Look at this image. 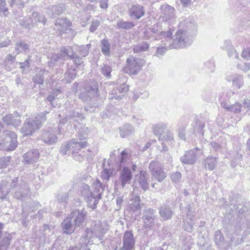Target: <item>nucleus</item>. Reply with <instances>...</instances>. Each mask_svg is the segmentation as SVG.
<instances>
[{"label":"nucleus","mask_w":250,"mask_h":250,"mask_svg":"<svg viewBox=\"0 0 250 250\" xmlns=\"http://www.w3.org/2000/svg\"><path fill=\"white\" fill-rule=\"evenodd\" d=\"M180 28L175 35L171 47L182 48L192 43L193 34L197 30V25L191 18L182 19L179 24Z\"/></svg>","instance_id":"1"},{"label":"nucleus","mask_w":250,"mask_h":250,"mask_svg":"<svg viewBox=\"0 0 250 250\" xmlns=\"http://www.w3.org/2000/svg\"><path fill=\"white\" fill-rule=\"evenodd\" d=\"M99 85L94 80H89L86 84L84 91L81 93L79 98L82 99L87 105L85 109L88 110V107H96L99 106Z\"/></svg>","instance_id":"2"},{"label":"nucleus","mask_w":250,"mask_h":250,"mask_svg":"<svg viewBox=\"0 0 250 250\" xmlns=\"http://www.w3.org/2000/svg\"><path fill=\"white\" fill-rule=\"evenodd\" d=\"M17 134L7 130L4 124L0 122V149L7 151H13L18 146Z\"/></svg>","instance_id":"3"},{"label":"nucleus","mask_w":250,"mask_h":250,"mask_svg":"<svg viewBox=\"0 0 250 250\" xmlns=\"http://www.w3.org/2000/svg\"><path fill=\"white\" fill-rule=\"evenodd\" d=\"M46 120V117L43 113H41L35 117L27 118L21 128V132L23 136H30L33 133L39 130L42 123Z\"/></svg>","instance_id":"4"},{"label":"nucleus","mask_w":250,"mask_h":250,"mask_svg":"<svg viewBox=\"0 0 250 250\" xmlns=\"http://www.w3.org/2000/svg\"><path fill=\"white\" fill-rule=\"evenodd\" d=\"M236 211L238 210L237 222L234 227L236 230L241 229V228H248L250 226V210L246 206L239 204L234 208Z\"/></svg>","instance_id":"5"},{"label":"nucleus","mask_w":250,"mask_h":250,"mask_svg":"<svg viewBox=\"0 0 250 250\" xmlns=\"http://www.w3.org/2000/svg\"><path fill=\"white\" fill-rule=\"evenodd\" d=\"M15 191L13 196L18 200L23 201L30 198L31 195L30 188L29 185L24 181L18 180V185L14 188Z\"/></svg>","instance_id":"6"},{"label":"nucleus","mask_w":250,"mask_h":250,"mask_svg":"<svg viewBox=\"0 0 250 250\" xmlns=\"http://www.w3.org/2000/svg\"><path fill=\"white\" fill-rule=\"evenodd\" d=\"M157 218V211L155 209L152 208H145L142 214L143 227L146 229H151L155 225Z\"/></svg>","instance_id":"7"},{"label":"nucleus","mask_w":250,"mask_h":250,"mask_svg":"<svg viewBox=\"0 0 250 250\" xmlns=\"http://www.w3.org/2000/svg\"><path fill=\"white\" fill-rule=\"evenodd\" d=\"M126 69L130 75H136L145 65L146 61L142 59L130 57L126 60Z\"/></svg>","instance_id":"8"},{"label":"nucleus","mask_w":250,"mask_h":250,"mask_svg":"<svg viewBox=\"0 0 250 250\" xmlns=\"http://www.w3.org/2000/svg\"><path fill=\"white\" fill-rule=\"evenodd\" d=\"M87 215L84 208L82 210L76 209L71 211L68 215L73 222L75 228H82L83 226Z\"/></svg>","instance_id":"9"},{"label":"nucleus","mask_w":250,"mask_h":250,"mask_svg":"<svg viewBox=\"0 0 250 250\" xmlns=\"http://www.w3.org/2000/svg\"><path fill=\"white\" fill-rule=\"evenodd\" d=\"M18 183V177H14L10 183L5 180H2L0 184V199H6L10 192Z\"/></svg>","instance_id":"10"},{"label":"nucleus","mask_w":250,"mask_h":250,"mask_svg":"<svg viewBox=\"0 0 250 250\" xmlns=\"http://www.w3.org/2000/svg\"><path fill=\"white\" fill-rule=\"evenodd\" d=\"M146 14L145 7L137 3L131 4L128 8L127 14L133 20H139Z\"/></svg>","instance_id":"11"},{"label":"nucleus","mask_w":250,"mask_h":250,"mask_svg":"<svg viewBox=\"0 0 250 250\" xmlns=\"http://www.w3.org/2000/svg\"><path fill=\"white\" fill-rule=\"evenodd\" d=\"M132 179V174L131 170L127 167H124L119 174V184H120L122 188H124L126 185L130 183ZM115 184V188H117L118 181H116Z\"/></svg>","instance_id":"12"},{"label":"nucleus","mask_w":250,"mask_h":250,"mask_svg":"<svg viewBox=\"0 0 250 250\" xmlns=\"http://www.w3.org/2000/svg\"><path fill=\"white\" fill-rule=\"evenodd\" d=\"M162 15L161 16L164 21H170L175 18V9L174 7L167 5L163 4L161 6Z\"/></svg>","instance_id":"13"},{"label":"nucleus","mask_w":250,"mask_h":250,"mask_svg":"<svg viewBox=\"0 0 250 250\" xmlns=\"http://www.w3.org/2000/svg\"><path fill=\"white\" fill-rule=\"evenodd\" d=\"M198 148L190 149L186 151L184 156L180 158V161L183 164L192 165L194 164L197 159V151Z\"/></svg>","instance_id":"14"},{"label":"nucleus","mask_w":250,"mask_h":250,"mask_svg":"<svg viewBox=\"0 0 250 250\" xmlns=\"http://www.w3.org/2000/svg\"><path fill=\"white\" fill-rule=\"evenodd\" d=\"M149 175L146 171L141 170L139 175L135 176V184H139L141 188L146 191L148 188Z\"/></svg>","instance_id":"15"},{"label":"nucleus","mask_w":250,"mask_h":250,"mask_svg":"<svg viewBox=\"0 0 250 250\" xmlns=\"http://www.w3.org/2000/svg\"><path fill=\"white\" fill-rule=\"evenodd\" d=\"M40 153L37 149H32L26 152L22 156V162L24 164H33L37 162L39 159Z\"/></svg>","instance_id":"16"},{"label":"nucleus","mask_w":250,"mask_h":250,"mask_svg":"<svg viewBox=\"0 0 250 250\" xmlns=\"http://www.w3.org/2000/svg\"><path fill=\"white\" fill-rule=\"evenodd\" d=\"M83 118V115L78 111L71 109L68 111L66 114L65 118L60 121L59 125V129L61 131L62 129V125L64 124L65 121L72 120L73 122H77L79 119L82 120Z\"/></svg>","instance_id":"17"},{"label":"nucleus","mask_w":250,"mask_h":250,"mask_svg":"<svg viewBox=\"0 0 250 250\" xmlns=\"http://www.w3.org/2000/svg\"><path fill=\"white\" fill-rule=\"evenodd\" d=\"M174 213V209L167 204H162L159 208V215L164 221L171 219Z\"/></svg>","instance_id":"18"},{"label":"nucleus","mask_w":250,"mask_h":250,"mask_svg":"<svg viewBox=\"0 0 250 250\" xmlns=\"http://www.w3.org/2000/svg\"><path fill=\"white\" fill-rule=\"evenodd\" d=\"M41 139L48 145L56 144L58 141L56 135L51 130H44L40 136Z\"/></svg>","instance_id":"19"},{"label":"nucleus","mask_w":250,"mask_h":250,"mask_svg":"<svg viewBox=\"0 0 250 250\" xmlns=\"http://www.w3.org/2000/svg\"><path fill=\"white\" fill-rule=\"evenodd\" d=\"M2 120L7 125L15 127L18 126L21 123L20 116L17 112L5 115L2 118Z\"/></svg>","instance_id":"20"},{"label":"nucleus","mask_w":250,"mask_h":250,"mask_svg":"<svg viewBox=\"0 0 250 250\" xmlns=\"http://www.w3.org/2000/svg\"><path fill=\"white\" fill-rule=\"evenodd\" d=\"M62 233L66 235L72 234L77 228H75L73 222L67 216L62 222L61 225Z\"/></svg>","instance_id":"21"},{"label":"nucleus","mask_w":250,"mask_h":250,"mask_svg":"<svg viewBox=\"0 0 250 250\" xmlns=\"http://www.w3.org/2000/svg\"><path fill=\"white\" fill-rule=\"evenodd\" d=\"M151 32L154 34H156L157 36L155 37L156 40H158L157 36H162L166 40L167 38L168 39H170L172 35V33L170 31H163L162 29V26L159 23L155 24L152 26L150 29Z\"/></svg>","instance_id":"22"},{"label":"nucleus","mask_w":250,"mask_h":250,"mask_svg":"<svg viewBox=\"0 0 250 250\" xmlns=\"http://www.w3.org/2000/svg\"><path fill=\"white\" fill-rule=\"evenodd\" d=\"M55 28L60 32H65L67 27L71 26V22L66 17L58 18L55 21Z\"/></svg>","instance_id":"23"},{"label":"nucleus","mask_w":250,"mask_h":250,"mask_svg":"<svg viewBox=\"0 0 250 250\" xmlns=\"http://www.w3.org/2000/svg\"><path fill=\"white\" fill-rule=\"evenodd\" d=\"M143 205L140 197L138 195H133L128 202V207L133 212L140 210Z\"/></svg>","instance_id":"24"},{"label":"nucleus","mask_w":250,"mask_h":250,"mask_svg":"<svg viewBox=\"0 0 250 250\" xmlns=\"http://www.w3.org/2000/svg\"><path fill=\"white\" fill-rule=\"evenodd\" d=\"M135 240L133 233L130 231H126L123 238V246H124L127 249L134 248Z\"/></svg>","instance_id":"25"},{"label":"nucleus","mask_w":250,"mask_h":250,"mask_svg":"<svg viewBox=\"0 0 250 250\" xmlns=\"http://www.w3.org/2000/svg\"><path fill=\"white\" fill-rule=\"evenodd\" d=\"M12 233L5 232L2 237H0V250H7L13 240Z\"/></svg>","instance_id":"26"},{"label":"nucleus","mask_w":250,"mask_h":250,"mask_svg":"<svg viewBox=\"0 0 250 250\" xmlns=\"http://www.w3.org/2000/svg\"><path fill=\"white\" fill-rule=\"evenodd\" d=\"M65 5L64 3H59L57 5L49 6L47 9V13H51V18H53L62 14L65 10Z\"/></svg>","instance_id":"27"},{"label":"nucleus","mask_w":250,"mask_h":250,"mask_svg":"<svg viewBox=\"0 0 250 250\" xmlns=\"http://www.w3.org/2000/svg\"><path fill=\"white\" fill-rule=\"evenodd\" d=\"M80 192L81 195L88 200L89 203H91L92 198L95 197V194L91 191L90 187L85 183H83L81 185Z\"/></svg>","instance_id":"28"},{"label":"nucleus","mask_w":250,"mask_h":250,"mask_svg":"<svg viewBox=\"0 0 250 250\" xmlns=\"http://www.w3.org/2000/svg\"><path fill=\"white\" fill-rule=\"evenodd\" d=\"M226 80L229 82H232L233 86H236L238 88H240L244 83L242 76L236 74H233L227 76Z\"/></svg>","instance_id":"29"},{"label":"nucleus","mask_w":250,"mask_h":250,"mask_svg":"<svg viewBox=\"0 0 250 250\" xmlns=\"http://www.w3.org/2000/svg\"><path fill=\"white\" fill-rule=\"evenodd\" d=\"M49 72L45 69H41L38 72L32 77V81L36 84H42L43 83L45 76L48 75Z\"/></svg>","instance_id":"30"},{"label":"nucleus","mask_w":250,"mask_h":250,"mask_svg":"<svg viewBox=\"0 0 250 250\" xmlns=\"http://www.w3.org/2000/svg\"><path fill=\"white\" fill-rule=\"evenodd\" d=\"M135 24L131 21H125L123 19H119L117 21L116 28L120 30H129L135 27Z\"/></svg>","instance_id":"31"},{"label":"nucleus","mask_w":250,"mask_h":250,"mask_svg":"<svg viewBox=\"0 0 250 250\" xmlns=\"http://www.w3.org/2000/svg\"><path fill=\"white\" fill-rule=\"evenodd\" d=\"M61 93L62 91L61 89H54L49 93V95L46 98V99L50 102L52 106L54 108L57 105V103L54 101L56 99L59 98V96Z\"/></svg>","instance_id":"32"},{"label":"nucleus","mask_w":250,"mask_h":250,"mask_svg":"<svg viewBox=\"0 0 250 250\" xmlns=\"http://www.w3.org/2000/svg\"><path fill=\"white\" fill-rule=\"evenodd\" d=\"M71 149L72 150V152H77V150H80L82 148L86 147L88 145L87 142H78L76 139H72L69 141Z\"/></svg>","instance_id":"33"},{"label":"nucleus","mask_w":250,"mask_h":250,"mask_svg":"<svg viewBox=\"0 0 250 250\" xmlns=\"http://www.w3.org/2000/svg\"><path fill=\"white\" fill-rule=\"evenodd\" d=\"M76 69L73 65L68 67L64 74V79L67 83H70L76 77Z\"/></svg>","instance_id":"34"},{"label":"nucleus","mask_w":250,"mask_h":250,"mask_svg":"<svg viewBox=\"0 0 250 250\" xmlns=\"http://www.w3.org/2000/svg\"><path fill=\"white\" fill-rule=\"evenodd\" d=\"M100 48L104 56H109L111 55L110 44L107 39L104 38L101 41Z\"/></svg>","instance_id":"35"},{"label":"nucleus","mask_w":250,"mask_h":250,"mask_svg":"<svg viewBox=\"0 0 250 250\" xmlns=\"http://www.w3.org/2000/svg\"><path fill=\"white\" fill-rule=\"evenodd\" d=\"M134 130L131 124H125L120 127V134L122 138H125L131 134Z\"/></svg>","instance_id":"36"},{"label":"nucleus","mask_w":250,"mask_h":250,"mask_svg":"<svg viewBox=\"0 0 250 250\" xmlns=\"http://www.w3.org/2000/svg\"><path fill=\"white\" fill-rule=\"evenodd\" d=\"M167 125L166 124L159 123L153 126V132L155 135L161 137L167 131Z\"/></svg>","instance_id":"37"},{"label":"nucleus","mask_w":250,"mask_h":250,"mask_svg":"<svg viewBox=\"0 0 250 250\" xmlns=\"http://www.w3.org/2000/svg\"><path fill=\"white\" fill-rule=\"evenodd\" d=\"M149 43L146 42H143L142 43L134 45L133 51L135 53H140L148 50L149 48Z\"/></svg>","instance_id":"38"},{"label":"nucleus","mask_w":250,"mask_h":250,"mask_svg":"<svg viewBox=\"0 0 250 250\" xmlns=\"http://www.w3.org/2000/svg\"><path fill=\"white\" fill-rule=\"evenodd\" d=\"M31 18L34 26L37 25L38 22H41L44 24L46 22L45 17L39 14V13L37 12H33L32 14V17Z\"/></svg>","instance_id":"39"},{"label":"nucleus","mask_w":250,"mask_h":250,"mask_svg":"<svg viewBox=\"0 0 250 250\" xmlns=\"http://www.w3.org/2000/svg\"><path fill=\"white\" fill-rule=\"evenodd\" d=\"M224 240L225 238L221 231L216 230L214 235V241L218 248H221L224 245Z\"/></svg>","instance_id":"40"},{"label":"nucleus","mask_w":250,"mask_h":250,"mask_svg":"<svg viewBox=\"0 0 250 250\" xmlns=\"http://www.w3.org/2000/svg\"><path fill=\"white\" fill-rule=\"evenodd\" d=\"M172 43L169 44L168 46H167L166 43H162L160 46L157 47V50L155 53L154 55L159 57L163 56L167 51V50L174 48V47H171ZM175 49H176L175 48Z\"/></svg>","instance_id":"41"},{"label":"nucleus","mask_w":250,"mask_h":250,"mask_svg":"<svg viewBox=\"0 0 250 250\" xmlns=\"http://www.w3.org/2000/svg\"><path fill=\"white\" fill-rule=\"evenodd\" d=\"M163 168H164V167L162 163L155 160L151 161L148 166V169L151 175L154 174L155 172L160 170Z\"/></svg>","instance_id":"42"},{"label":"nucleus","mask_w":250,"mask_h":250,"mask_svg":"<svg viewBox=\"0 0 250 250\" xmlns=\"http://www.w3.org/2000/svg\"><path fill=\"white\" fill-rule=\"evenodd\" d=\"M216 164V158L210 156H208L207 159L205 160L204 162V164L206 167H207V166L208 168L210 171L213 170L215 168Z\"/></svg>","instance_id":"43"},{"label":"nucleus","mask_w":250,"mask_h":250,"mask_svg":"<svg viewBox=\"0 0 250 250\" xmlns=\"http://www.w3.org/2000/svg\"><path fill=\"white\" fill-rule=\"evenodd\" d=\"M85 235L83 237H82L80 241V244L82 247L85 246L88 244L89 242L88 239L92 238H94V235L89 228H87L85 229Z\"/></svg>","instance_id":"44"},{"label":"nucleus","mask_w":250,"mask_h":250,"mask_svg":"<svg viewBox=\"0 0 250 250\" xmlns=\"http://www.w3.org/2000/svg\"><path fill=\"white\" fill-rule=\"evenodd\" d=\"M29 50V45L24 42L20 41L16 43L15 50L16 54L21 52H26Z\"/></svg>","instance_id":"45"},{"label":"nucleus","mask_w":250,"mask_h":250,"mask_svg":"<svg viewBox=\"0 0 250 250\" xmlns=\"http://www.w3.org/2000/svg\"><path fill=\"white\" fill-rule=\"evenodd\" d=\"M19 23L25 28L31 29L34 27L31 17H25L22 19H20L19 21Z\"/></svg>","instance_id":"46"},{"label":"nucleus","mask_w":250,"mask_h":250,"mask_svg":"<svg viewBox=\"0 0 250 250\" xmlns=\"http://www.w3.org/2000/svg\"><path fill=\"white\" fill-rule=\"evenodd\" d=\"M152 179H155L158 182H162L167 177V174L164 171V168L151 175Z\"/></svg>","instance_id":"47"},{"label":"nucleus","mask_w":250,"mask_h":250,"mask_svg":"<svg viewBox=\"0 0 250 250\" xmlns=\"http://www.w3.org/2000/svg\"><path fill=\"white\" fill-rule=\"evenodd\" d=\"M69 197V192H60L58 193L56 196V198L58 202L62 204L64 206L67 204Z\"/></svg>","instance_id":"48"},{"label":"nucleus","mask_w":250,"mask_h":250,"mask_svg":"<svg viewBox=\"0 0 250 250\" xmlns=\"http://www.w3.org/2000/svg\"><path fill=\"white\" fill-rule=\"evenodd\" d=\"M128 158V152L125 150H124L121 152L120 155L118 157L117 163L119 164L120 167H122L125 165V163Z\"/></svg>","instance_id":"49"},{"label":"nucleus","mask_w":250,"mask_h":250,"mask_svg":"<svg viewBox=\"0 0 250 250\" xmlns=\"http://www.w3.org/2000/svg\"><path fill=\"white\" fill-rule=\"evenodd\" d=\"M91 43L86 45L79 46L78 47V51L80 55L83 58L86 57L89 54V48L91 47Z\"/></svg>","instance_id":"50"},{"label":"nucleus","mask_w":250,"mask_h":250,"mask_svg":"<svg viewBox=\"0 0 250 250\" xmlns=\"http://www.w3.org/2000/svg\"><path fill=\"white\" fill-rule=\"evenodd\" d=\"M60 52L64 54L67 60H71L75 54L72 48L68 46L62 47Z\"/></svg>","instance_id":"51"},{"label":"nucleus","mask_w":250,"mask_h":250,"mask_svg":"<svg viewBox=\"0 0 250 250\" xmlns=\"http://www.w3.org/2000/svg\"><path fill=\"white\" fill-rule=\"evenodd\" d=\"M101 71L102 74L107 79H110L111 77L112 67L110 65L103 64L101 65Z\"/></svg>","instance_id":"52"},{"label":"nucleus","mask_w":250,"mask_h":250,"mask_svg":"<svg viewBox=\"0 0 250 250\" xmlns=\"http://www.w3.org/2000/svg\"><path fill=\"white\" fill-rule=\"evenodd\" d=\"M29 0H11L10 6L13 7L14 6H16L19 9H22Z\"/></svg>","instance_id":"53"},{"label":"nucleus","mask_w":250,"mask_h":250,"mask_svg":"<svg viewBox=\"0 0 250 250\" xmlns=\"http://www.w3.org/2000/svg\"><path fill=\"white\" fill-rule=\"evenodd\" d=\"M113 169L112 168H104L101 175L103 180L108 181L113 174Z\"/></svg>","instance_id":"54"},{"label":"nucleus","mask_w":250,"mask_h":250,"mask_svg":"<svg viewBox=\"0 0 250 250\" xmlns=\"http://www.w3.org/2000/svg\"><path fill=\"white\" fill-rule=\"evenodd\" d=\"M109 99H116L120 100L122 99L124 96V94H119L118 92V89H117L116 87L115 86L113 87L112 90H110V91L109 92Z\"/></svg>","instance_id":"55"},{"label":"nucleus","mask_w":250,"mask_h":250,"mask_svg":"<svg viewBox=\"0 0 250 250\" xmlns=\"http://www.w3.org/2000/svg\"><path fill=\"white\" fill-rule=\"evenodd\" d=\"M31 61L32 60L30 59V57H29L24 62H20V67L22 73L26 74L29 71V68Z\"/></svg>","instance_id":"56"},{"label":"nucleus","mask_w":250,"mask_h":250,"mask_svg":"<svg viewBox=\"0 0 250 250\" xmlns=\"http://www.w3.org/2000/svg\"><path fill=\"white\" fill-rule=\"evenodd\" d=\"M242 104L239 103H236L230 106H225V108L227 109L228 110L235 113L240 112Z\"/></svg>","instance_id":"57"},{"label":"nucleus","mask_w":250,"mask_h":250,"mask_svg":"<svg viewBox=\"0 0 250 250\" xmlns=\"http://www.w3.org/2000/svg\"><path fill=\"white\" fill-rule=\"evenodd\" d=\"M88 132V128L85 126L79 128L78 137L81 140H85L86 138V134Z\"/></svg>","instance_id":"58"},{"label":"nucleus","mask_w":250,"mask_h":250,"mask_svg":"<svg viewBox=\"0 0 250 250\" xmlns=\"http://www.w3.org/2000/svg\"><path fill=\"white\" fill-rule=\"evenodd\" d=\"M159 140L171 142L173 141V135L169 130H167L165 134L159 137Z\"/></svg>","instance_id":"59"},{"label":"nucleus","mask_w":250,"mask_h":250,"mask_svg":"<svg viewBox=\"0 0 250 250\" xmlns=\"http://www.w3.org/2000/svg\"><path fill=\"white\" fill-rule=\"evenodd\" d=\"M93 185L94 192H101L104 191V187L99 180H96L93 183Z\"/></svg>","instance_id":"60"},{"label":"nucleus","mask_w":250,"mask_h":250,"mask_svg":"<svg viewBox=\"0 0 250 250\" xmlns=\"http://www.w3.org/2000/svg\"><path fill=\"white\" fill-rule=\"evenodd\" d=\"M170 178L172 183L177 184L179 183L181 181L182 178V174L179 171H176L172 173L171 174Z\"/></svg>","instance_id":"61"},{"label":"nucleus","mask_w":250,"mask_h":250,"mask_svg":"<svg viewBox=\"0 0 250 250\" xmlns=\"http://www.w3.org/2000/svg\"><path fill=\"white\" fill-rule=\"evenodd\" d=\"M11 159L10 156L3 157L0 158V169L6 168L9 165Z\"/></svg>","instance_id":"62"},{"label":"nucleus","mask_w":250,"mask_h":250,"mask_svg":"<svg viewBox=\"0 0 250 250\" xmlns=\"http://www.w3.org/2000/svg\"><path fill=\"white\" fill-rule=\"evenodd\" d=\"M69 142H65L62 144L60 149V152L62 155H64L67 154V152L71 149Z\"/></svg>","instance_id":"63"},{"label":"nucleus","mask_w":250,"mask_h":250,"mask_svg":"<svg viewBox=\"0 0 250 250\" xmlns=\"http://www.w3.org/2000/svg\"><path fill=\"white\" fill-rule=\"evenodd\" d=\"M0 12L5 17L9 14L8 8L6 6V0H0Z\"/></svg>","instance_id":"64"}]
</instances>
